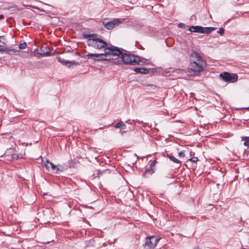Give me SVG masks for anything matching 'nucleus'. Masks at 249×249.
<instances>
[{
  "label": "nucleus",
  "mask_w": 249,
  "mask_h": 249,
  "mask_svg": "<svg viewBox=\"0 0 249 249\" xmlns=\"http://www.w3.org/2000/svg\"><path fill=\"white\" fill-rule=\"evenodd\" d=\"M191 59V62L189 66V72L191 75H198L206 67V61L198 53L196 52L192 53Z\"/></svg>",
  "instance_id": "nucleus-1"
},
{
  "label": "nucleus",
  "mask_w": 249,
  "mask_h": 249,
  "mask_svg": "<svg viewBox=\"0 0 249 249\" xmlns=\"http://www.w3.org/2000/svg\"><path fill=\"white\" fill-rule=\"evenodd\" d=\"M119 58L120 59L115 60L114 63L116 64H120L122 62L124 64L135 65L139 64L142 61L140 56L133 55L124 50Z\"/></svg>",
  "instance_id": "nucleus-2"
},
{
  "label": "nucleus",
  "mask_w": 249,
  "mask_h": 249,
  "mask_svg": "<svg viewBox=\"0 0 249 249\" xmlns=\"http://www.w3.org/2000/svg\"><path fill=\"white\" fill-rule=\"evenodd\" d=\"M123 51L124 50L123 49L113 45H110L109 47L107 46V47L104 49V52L107 58H111L110 56L111 55L118 56L119 58H120Z\"/></svg>",
  "instance_id": "nucleus-3"
},
{
  "label": "nucleus",
  "mask_w": 249,
  "mask_h": 249,
  "mask_svg": "<svg viewBox=\"0 0 249 249\" xmlns=\"http://www.w3.org/2000/svg\"><path fill=\"white\" fill-rule=\"evenodd\" d=\"M87 42L89 46L97 49H105L107 46V43L106 41L99 38H90Z\"/></svg>",
  "instance_id": "nucleus-4"
},
{
  "label": "nucleus",
  "mask_w": 249,
  "mask_h": 249,
  "mask_svg": "<svg viewBox=\"0 0 249 249\" xmlns=\"http://www.w3.org/2000/svg\"><path fill=\"white\" fill-rule=\"evenodd\" d=\"M220 78L225 82L233 83L236 82L238 77L236 73H230L229 72H223L219 75Z\"/></svg>",
  "instance_id": "nucleus-5"
},
{
  "label": "nucleus",
  "mask_w": 249,
  "mask_h": 249,
  "mask_svg": "<svg viewBox=\"0 0 249 249\" xmlns=\"http://www.w3.org/2000/svg\"><path fill=\"white\" fill-rule=\"evenodd\" d=\"M86 56L89 59H92L95 61H103L110 60L111 58H107L106 53H88Z\"/></svg>",
  "instance_id": "nucleus-6"
},
{
  "label": "nucleus",
  "mask_w": 249,
  "mask_h": 249,
  "mask_svg": "<svg viewBox=\"0 0 249 249\" xmlns=\"http://www.w3.org/2000/svg\"><path fill=\"white\" fill-rule=\"evenodd\" d=\"M159 239L153 236H147L145 239L144 246L148 249H154L157 246Z\"/></svg>",
  "instance_id": "nucleus-7"
},
{
  "label": "nucleus",
  "mask_w": 249,
  "mask_h": 249,
  "mask_svg": "<svg viewBox=\"0 0 249 249\" xmlns=\"http://www.w3.org/2000/svg\"><path fill=\"white\" fill-rule=\"evenodd\" d=\"M121 22L120 19L115 18L109 21H106V20H104L103 21V24L106 29L110 30L113 29L115 26H118Z\"/></svg>",
  "instance_id": "nucleus-8"
},
{
  "label": "nucleus",
  "mask_w": 249,
  "mask_h": 249,
  "mask_svg": "<svg viewBox=\"0 0 249 249\" xmlns=\"http://www.w3.org/2000/svg\"><path fill=\"white\" fill-rule=\"evenodd\" d=\"M44 164L48 171H51L53 173L57 174L62 171L58 166H55L49 160H47Z\"/></svg>",
  "instance_id": "nucleus-9"
},
{
  "label": "nucleus",
  "mask_w": 249,
  "mask_h": 249,
  "mask_svg": "<svg viewBox=\"0 0 249 249\" xmlns=\"http://www.w3.org/2000/svg\"><path fill=\"white\" fill-rule=\"evenodd\" d=\"M58 61L61 63L63 65L68 66V67H70L71 65H77L78 64V62H75L74 60L73 61H69L65 60L63 58H62L60 57H58L57 58Z\"/></svg>",
  "instance_id": "nucleus-10"
},
{
  "label": "nucleus",
  "mask_w": 249,
  "mask_h": 249,
  "mask_svg": "<svg viewBox=\"0 0 249 249\" xmlns=\"http://www.w3.org/2000/svg\"><path fill=\"white\" fill-rule=\"evenodd\" d=\"M40 51L41 52L38 53L40 56H47L51 55L50 49L47 46L42 47L40 49Z\"/></svg>",
  "instance_id": "nucleus-11"
},
{
  "label": "nucleus",
  "mask_w": 249,
  "mask_h": 249,
  "mask_svg": "<svg viewBox=\"0 0 249 249\" xmlns=\"http://www.w3.org/2000/svg\"><path fill=\"white\" fill-rule=\"evenodd\" d=\"M202 27L200 26H192L189 28V31L191 32L201 33L202 32Z\"/></svg>",
  "instance_id": "nucleus-12"
},
{
  "label": "nucleus",
  "mask_w": 249,
  "mask_h": 249,
  "mask_svg": "<svg viewBox=\"0 0 249 249\" xmlns=\"http://www.w3.org/2000/svg\"><path fill=\"white\" fill-rule=\"evenodd\" d=\"M134 71L137 73L147 74L148 70L145 68H135Z\"/></svg>",
  "instance_id": "nucleus-13"
},
{
  "label": "nucleus",
  "mask_w": 249,
  "mask_h": 249,
  "mask_svg": "<svg viewBox=\"0 0 249 249\" xmlns=\"http://www.w3.org/2000/svg\"><path fill=\"white\" fill-rule=\"evenodd\" d=\"M167 157L172 161H173L174 163H178L179 164L178 167L180 166L181 165V161L176 159L175 157H174L172 154H167Z\"/></svg>",
  "instance_id": "nucleus-14"
},
{
  "label": "nucleus",
  "mask_w": 249,
  "mask_h": 249,
  "mask_svg": "<svg viewBox=\"0 0 249 249\" xmlns=\"http://www.w3.org/2000/svg\"><path fill=\"white\" fill-rule=\"evenodd\" d=\"M23 155H20L17 154H11L10 156L7 159L8 160H18L23 158Z\"/></svg>",
  "instance_id": "nucleus-15"
},
{
  "label": "nucleus",
  "mask_w": 249,
  "mask_h": 249,
  "mask_svg": "<svg viewBox=\"0 0 249 249\" xmlns=\"http://www.w3.org/2000/svg\"><path fill=\"white\" fill-rule=\"evenodd\" d=\"M202 32L201 34H209L212 33L213 31L215 30V28L214 27H203Z\"/></svg>",
  "instance_id": "nucleus-16"
},
{
  "label": "nucleus",
  "mask_w": 249,
  "mask_h": 249,
  "mask_svg": "<svg viewBox=\"0 0 249 249\" xmlns=\"http://www.w3.org/2000/svg\"><path fill=\"white\" fill-rule=\"evenodd\" d=\"M115 127L124 129L126 128V125L123 122L121 121L115 125Z\"/></svg>",
  "instance_id": "nucleus-17"
},
{
  "label": "nucleus",
  "mask_w": 249,
  "mask_h": 249,
  "mask_svg": "<svg viewBox=\"0 0 249 249\" xmlns=\"http://www.w3.org/2000/svg\"><path fill=\"white\" fill-rule=\"evenodd\" d=\"M242 140L244 141L245 146H249V136L242 137Z\"/></svg>",
  "instance_id": "nucleus-18"
},
{
  "label": "nucleus",
  "mask_w": 249,
  "mask_h": 249,
  "mask_svg": "<svg viewBox=\"0 0 249 249\" xmlns=\"http://www.w3.org/2000/svg\"><path fill=\"white\" fill-rule=\"evenodd\" d=\"M27 47V44H26V43L24 41L23 42H22L21 41L19 43V49H24L26 48Z\"/></svg>",
  "instance_id": "nucleus-19"
},
{
  "label": "nucleus",
  "mask_w": 249,
  "mask_h": 249,
  "mask_svg": "<svg viewBox=\"0 0 249 249\" xmlns=\"http://www.w3.org/2000/svg\"><path fill=\"white\" fill-rule=\"evenodd\" d=\"M6 51L9 54H12V53H14L16 52V51L14 49H7V48H6L5 47V50H4V51Z\"/></svg>",
  "instance_id": "nucleus-20"
},
{
  "label": "nucleus",
  "mask_w": 249,
  "mask_h": 249,
  "mask_svg": "<svg viewBox=\"0 0 249 249\" xmlns=\"http://www.w3.org/2000/svg\"><path fill=\"white\" fill-rule=\"evenodd\" d=\"M198 158L196 157H192V158H191L189 160V161H192V162H194V163H195L197 161H198Z\"/></svg>",
  "instance_id": "nucleus-21"
},
{
  "label": "nucleus",
  "mask_w": 249,
  "mask_h": 249,
  "mask_svg": "<svg viewBox=\"0 0 249 249\" xmlns=\"http://www.w3.org/2000/svg\"><path fill=\"white\" fill-rule=\"evenodd\" d=\"M224 29L223 28H221L217 31V33L219 34L220 35L222 36L224 33Z\"/></svg>",
  "instance_id": "nucleus-22"
},
{
  "label": "nucleus",
  "mask_w": 249,
  "mask_h": 249,
  "mask_svg": "<svg viewBox=\"0 0 249 249\" xmlns=\"http://www.w3.org/2000/svg\"><path fill=\"white\" fill-rule=\"evenodd\" d=\"M178 156L180 157H184L185 156V154L183 151H181L178 153Z\"/></svg>",
  "instance_id": "nucleus-23"
},
{
  "label": "nucleus",
  "mask_w": 249,
  "mask_h": 249,
  "mask_svg": "<svg viewBox=\"0 0 249 249\" xmlns=\"http://www.w3.org/2000/svg\"><path fill=\"white\" fill-rule=\"evenodd\" d=\"M185 25L184 23H180L178 24V27L181 28L185 29Z\"/></svg>",
  "instance_id": "nucleus-24"
},
{
  "label": "nucleus",
  "mask_w": 249,
  "mask_h": 249,
  "mask_svg": "<svg viewBox=\"0 0 249 249\" xmlns=\"http://www.w3.org/2000/svg\"><path fill=\"white\" fill-rule=\"evenodd\" d=\"M96 36V35H95V34H92V35L91 34H89V35H87L86 36L87 37H89V36Z\"/></svg>",
  "instance_id": "nucleus-25"
},
{
  "label": "nucleus",
  "mask_w": 249,
  "mask_h": 249,
  "mask_svg": "<svg viewBox=\"0 0 249 249\" xmlns=\"http://www.w3.org/2000/svg\"><path fill=\"white\" fill-rule=\"evenodd\" d=\"M193 249H200L198 247H195Z\"/></svg>",
  "instance_id": "nucleus-26"
},
{
  "label": "nucleus",
  "mask_w": 249,
  "mask_h": 249,
  "mask_svg": "<svg viewBox=\"0 0 249 249\" xmlns=\"http://www.w3.org/2000/svg\"><path fill=\"white\" fill-rule=\"evenodd\" d=\"M170 176L169 178H173V175H170Z\"/></svg>",
  "instance_id": "nucleus-27"
},
{
  "label": "nucleus",
  "mask_w": 249,
  "mask_h": 249,
  "mask_svg": "<svg viewBox=\"0 0 249 249\" xmlns=\"http://www.w3.org/2000/svg\"><path fill=\"white\" fill-rule=\"evenodd\" d=\"M7 152H6L4 154L5 156H7Z\"/></svg>",
  "instance_id": "nucleus-28"
},
{
  "label": "nucleus",
  "mask_w": 249,
  "mask_h": 249,
  "mask_svg": "<svg viewBox=\"0 0 249 249\" xmlns=\"http://www.w3.org/2000/svg\"><path fill=\"white\" fill-rule=\"evenodd\" d=\"M2 16H0V18H2Z\"/></svg>",
  "instance_id": "nucleus-29"
},
{
  "label": "nucleus",
  "mask_w": 249,
  "mask_h": 249,
  "mask_svg": "<svg viewBox=\"0 0 249 249\" xmlns=\"http://www.w3.org/2000/svg\"><path fill=\"white\" fill-rule=\"evenodd\" d=\"M247 109H249V107H247L246 108Z\"/></svg>",
  "instance_id": "nucleus-30"
}]
</instances>
